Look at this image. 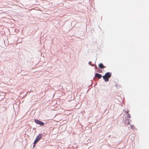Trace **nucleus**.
<instances>
[{
    "label": "nucleus",
    "instance_id": "nucleus-1",
    "mask_svg": "<svg viewBox=\"0 0 149 149\" xmlns=\"http://www.w3.org/2000/svg\"><path fill=\"white\" fill-rule=\"evenodd\" d=\"M112 73L111 72H106L105 75L102 76L105 82H107L109 81V78L111 76Z\"/></svg>",
    "mask_w": 149,
    "mask_h": 149
},
{
    "label": "nucleus",
    "instance_id": "nucleus-2",
    "mask_svg": "<svg viewBox=\"0 0 149 149\" xmlns=\"http://www.w3.org/2000/svg\"><path fill=\"white\" fill-rule=\"evenodd\" d=\"M34 122L37 124L42 126L45 125V123L42 121L37 119H34Z\"/></svg>",
    "mask_w": 149,
    "mask_h": 149
},
{
    "label": "nucleus",
    "instance_id": "nucleus-3",
    "mask_svg": "<svg viewBox=\"0 0 149 149\" xmlns=\"http://www.w3.org/2000/svg\"><path fill=\"white\" fill-rule=\"evenodd\" d=\"M42 134H39L36 137V139L39 141L42 138Z\"/></svg>",
    "mask_w": 149,
    "mask_h": 149
},
{
    "label": "nucleus",
    "instance_id": "nucleus-4",
    "mask_svg": "<svg viewBox=\"0 0 149 149\" xmlns=\"http://www.w3.org/2000/svg\"><path fill=\"white\" fill-rule=\"evenodd\" d=\"M102 76V74L97 73H95V77H96L99 79H101Z\"/></svg>",
    "mask_w": 149,
    "mask_h": 149
},
{
    "label": "nucleus",
    "instance_id": "nucleus-5",
    "mask_svg": "<svg viewBox=\"0 0 149 149\" xmlns=\"http://www.w3.org/2000/svg\"><path fill=\"white\" fill-rule=\"evenodd\" d=\"M98 68L101 69H103L106 67L102 63H100L98 65Z\"/></svg>",
    "mask_w": 149,
    "mask_h": 149
},
{
    "label": "nucleus",
    "instance_id": "nucleus-6",
    "mask_svg": "<svg viewBox=\"0 0 149 149\" xmlns=\"http://www.w3.org/2000/svg\"><path fill=\"white\" fill-rule=\"evenodd\" d=\"M130 127L131 129H132L133 130H135L136 128L135 127V126L134 125H130Z\"/></svg>",
    "mask_w": 149,
    "mask_h": 149
},
{
    "label": "nucleus",
    "instance_id": "nucleus-7",
    "mask_svg": "<svg viewBox=\"0 0 149 149\" xmlns=\"http://www.w3.org/2000/svg\"><path fill=\"white\" fill-rule=\"evenodd\" d=\"M91 63H92V62L91 61H90L88 62V64L90 65H91L92 66H94L95 64V63L94 64H91Z\"/></svg>",
    "mask_w": 149,
    "mask_h": 149
},
{
    "label": "nucleus",
    "instance_id": "nucleus-8",
    "mask_svg": "<svg viewBox=\"0 0 149 149\" xmlns=\"http://www.w3.org/2000/svg\"><path fill=\"white\" fill-rule=\"evenodd\" d=\"M129 119H127H127H125V120H126V121H127V123H126L127 124V125L130 124V122L129 121Z\"/></svg>",
    "mask_w": 149,
    "mask_h": 149
},
{
    "label": "nucleus",
    "instance_id": "nucleus-9",
    "mask_svg": "<svg viewBox=\"0 0 149 149\" xmlns=\"http://www.w3.org/2000/svg\"><path fill=\"white\" fill-rule=\"evenodd\" d=\"M39 141H38V140H36V139H35V141H34V142H33V144H36Z\"/></svg>",
    "mask_w": 149,
    "mask_h": 149
},
{
    "label": "nucleus",
    "instance_id": "nucleus-10",
    "mask_svg": "<svg viewBox=\"0 0 149 149\" xmlns=\"http://www.w3.org/2000/svg\"><path fill=\"white\" fill-rule=\"evenodd\" d=\"M127 117L128 118H127V119H130V118L131 117V115L129 113H128L127 115Z\"/></svg>",
    "mask_w": 149,
    "mask_h": 149
},
{
    "label": "nucleus",
    "instance_id": "nucleus-11",
    "mask_svg": "<svg viewBox=\"0 0 149 149\" xmlns=\"http://www.w3.org/2000/svg\"><path fill=\"white\" fill-rule=\"evenodd\" d=\"M116 87L117 88H118L119 87H121V86H120V85H119L118 84H116Z\"/></svg>",
    "mask_w": 149,
    "mask_h": 149
},
{
    "label": "nucleus",
    "instance_id": "nucleus-12",
    "mask_svg": "<svg viewBox=\"0 0 149 149\" xmlns=\"http://www.w3.org/2000/svg\"><path fill=\"white\" fill-rule=\"evenodd\" d=\"M97 72H98L99 73H102V71L101 70H100L99 69H98L97 70Z\"/></svg>",
    "mask_w": 149,
    "mask_h": 149
},
{
    "label": "nucleus",
    "instance_id": "nucleus-13",
    "mask_svg": "<svg viewBox=\"0 0 149 149\" xmlns=\"http://www.w3.org/2000/svg\"><path fill=\"white\" fill-rule=\"evenodd\" d=\"M129 111L128 110H127V111H125V113H126V114H128V113H128L129 112Z\"/></svg>",
    "mask_w": 149,
    "mask_h": 149
},
{
    "label": "nucleus",
    "instance_id": "nucleus-14",
    "mask_svg": "<svg viewBox=\"0 0 149 149\" xmlns=\"http://www.w3.org/2000/svg\"><path fill=\"white\" fill-rule=\"evenodd\" d=\"M36 146V144H33V148H34Z\"/></svg>",
    "mask_w": 149,
    "mask_h": 149
},
{
    "label": "nucleus",
    "instance_id": "nucleus-15",
    "mask_svg": "<svg viewBox=\"0 0 149 149\" xmlns=\"http://www.w3.org/2000/svg\"><path fill=\"white\" fill-rule=\"evenodd\" d=\"M95 69H96L97 68V66L96 65L95 67Z\"/></svg>",
    "mask_w": 149,
    "mask_h": 149
},
{
    "label": "nucleus",
    "instance_id": "nucleus-16",
    "mask_svg": "<svg viewBox=\"0 0 149 149\" xmlns=\"http://www.w3.org/2000/svg\"><path fill=\"white\" fill-rule=\"evenodd\" d=\"M93 79L94 80H96L95 79V77H94V78H93Z\"/></svg>",
    "mask_w": 149,
    "mask_h": 149
}]
</instances>
